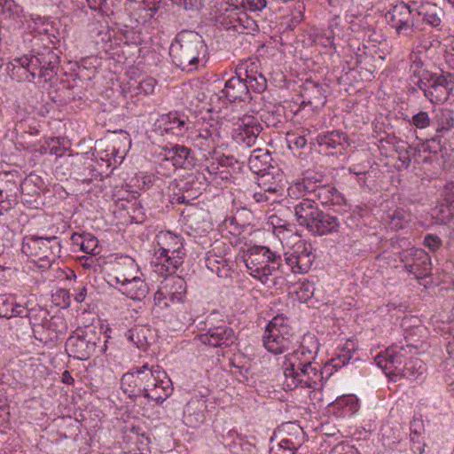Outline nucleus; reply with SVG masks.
Returning <instances> with one entry per match:
<instances>
[{"instance_id": "obj_51", "label": "nucleus", "mask_w": 454, "mask_h": 454, "mask_svg": "<svg viewBox=\"0 0 454 454\" xmlns=\"http://www.w3.org/2000/svg\"><path fill=\"white\" fill-rule=\"evenodd\" d=\"M3 192L4 190L0 189V216L10 211L18 204V200L15 195H9L6 193L4 197Z\"/></svg>"}, {"instance_id": "obj_2", "label": "nucleus", "mask_w": 454, "mask_h": 454, "mask_svg": "<svg viewBox=\"0 0 454 454\" xmlns=\"http://www.w3.org/2000/svg\"><path fill=\"white\" fill-rule=\"evenodd\" d=\"M267 88V80L259 70L258 59H247L240 62L222 90V93L231 102L245 101L251 98L250 90L262 93Z\"/></svg>"}, {"instance_id": "obj_44", "label": "nucleus", "mask_w": 454, "mask_h": 454, "mask_svg": "<svg viewBox=\"0 0 454 454\" xmlns=\"http://www.w3.org/2000/svg\"><path fill=\"white\" fill-rule=\"evenodd\" d=\"M409 71L411 73V77L418 78L419 81H427V74H433L423 69V62L417 55L411 56V63L410 65Z\"/></svg>"}, {"instance_id": "obj_18", "label": "nucleus", "mask_w": 454, "mask_h": 454, "mask_svg": "<svg viewBox=\"0 0 454 454\" xmlns=\"http://www.w3.org/2000/svg\"><path fill=\"white\" fill-rule=\"evenodd\" d=\"M283 325L284 317L276 316L269 322L263 335L265 348L275 355L281 354L284 349Z\"/></svg>"}, {"instance_id": "obj_23", "label": "nucleus", "mask_w": 454, "mask_h": 454, "mask_svg": "<svg viewBox=\"0 0 454 454\" xmlns=\"http://www.w3.org/2000/svg\"><path fill=\"white\" fill-rule=\"evenodd\" d=\"M163 121V131L176 137H184L192 124L187 116L178 113H169Z\"/></svg>"}, {"instance_id": "obj_63", "label": "nucleus", "mask_w": 454, "mask_h": 454, "mask_svg": "<svg viewBox=\"0 0 454 454\" xmlns=\"http://www.w3.org/2000/svg\"><path fill=\"white\" fill-rule=\"evenodd\" d=\"M237 21L241 27H243V28H247L250 25L254 24V21L249 19L245 13H243L241 16H239L237 18Z\"/></svg>"}, {"instance_id": "obj_59", "label": "nucleus", "mask_w": 454, "mask_h": 454, "mask_svg": "<svg viewBox=\"0 0 454 454\" xmlns=\"http://www.w3.org/2000/svg\"><path fill=\"white\" fill-rule=\"evenodd\" d=\"M388 381L397 382L403 378H407L406 374L400 371H383Z\"/></svg>"}, {"instance_id": "obj_47", "label": "nucleus", "mask_w": 454, "mask_h": 454, "mask_svg": "<svg viewBox=\"0 0 454 454\" xmlns=\"http://www.w3.org/2000/svg\"><path fill=\"white\" fill-rule=\"evenodd\" d=\"M309 191V187L305 181H298L288 187L287 194L291 200H299L305 196Z\"/></svg>"}, {"instance_id": "obj_41", "label": "nucleus", "mask_w": 454, "mask_h": 454, "mask_svg": "<svg viewBox=\"0 0 454 454\" xmlns=\"http://www.w3.org/2000/svg\"><path fill=\"white\" fill-rule=\"evenodd\" d=\"M41 356H44L43 354H37L35 356H32L29 353L21 354L17 360V365L21 368H35L39 369L40 366L47 368L41 363Z\"/></svg>"}, {"instance_id": "obj_52", "label": "nucleus", "mask_w": 454, "mask_h": 454, "mask_svg": "<svg viewBox=\"0 0 454 454\" xmlns=\"http://www.w3.org/2000/svg\"><path fill=\"white\" fill-rule=\"evenodd\" d=\"M412 123L418 129L432 126V117L427 112L420 111L412 117Z\"/></svg>"}, {"instance_id": "obj_38", "label": "nucleus", "mask_w": 454, "mask_h": 454, "mask_svg": "<svg viewBox=\"0 0 454 454\" xmlns=\"http://www.w3.org/2000/svg\"><path fill=\"white\" fill-rule=\"evenodd\" d=\"M145 371H132L124 373L121 377V387L124 392H133V388L141 386L142 376Z\"/></svg>"}, {"instance_id": "obj_1", "label": "nucleus", "mask_w": 454, "mask_h": 454, "mask_svg": "<svg viewBox=\"0 0 454 454\" xmlns=\"http://www.w3.org/2000/svg\"><path fill=\"white\" fill-rule=\"evenodd\" d=\"M59 56L58 51L49 46L31 51L14 59L7 66L10 77L17 82H51L58 74L59 68Z\"/></svg>"}, {"instance_id": "obj_7", "label": "nucleus", "mask_w": 454, "mask_h": 454, "mask_svg": "<svg viewBox=\"0 0 454 454\" xmlns=\"http://www.w3.org/2000/svg\"><path fill=\"white\" fill-rule=\"evenodd\" d=\"M215 316V314L212 313L206 318L205 326L201 329L202 333L195 339L212 348H226L235 344L238 337L234 330L225 323L216 325Z\"/></svg>"}, {"instance_id": "obj_61", "label": "nucleus", "mask_w": 454, "mask_h": 454, "mask_svg": "<svg viewBox=\"0 0 454 454\" xmlns=\"http://www.w3.org/2000/svg\"><path fill=\"white\" fill-rule=\"evenodd\" d=\"M269 220L270 223L273 225L275 230H279V233L282 231L281 230L284 228L283 220L277 215L272 214L270 215Z\"/></svg>"}, {"instance_id": "obj_42", "label": "nucleus", "mask_w": 454, "mask_h": 454, "mask_svg": "<svg viewBox=\"0 0 454 454\" xmlns=\"http://www.w3.org/2000/svg\"><path fill=\"white\" fill-rule=\"evenodd\" d=\"M442 137H439V135H437L436 137H432L419 145L417 150L419 153L423 152L436 154L440 153L444 146L445 143L442 142Z\"/></svg>"}, {"instance_id": "obj_55", "label": "nucleus", "mask_w": 454, "mask_h": 454, "mask_svg": "<svg viewBox=\"0 0 454 454\" xmlns=\"http://www.w3.org/2000/svg\"><path fill=\"white\" fill-rule=\"evenodd\" d=\"M91 10L98 11L102 16L108 15L110 9L107 0H87Z\"/></svg>"}, {"instance_id": "obj_60", "label": "nucleus", "mask_w": 454, "mask_h": 454, "mask_svg": "<svg viewBox=\"0 0 454 454\" xmlns=\"http://www.w3.org/2000/svg\"><path fill=\"white\" fill-rule=\"evenodd\" d=\"M175 285L179 287V289H182V290L181 291L176 290L175 292L172 293V296L176 297V299L179 301H183V294H184V291H185V287L183 288V286L184 285V280L181 278H178L175 281Z\"/></svg>"}, {"instance_id": "obj_43", "label": "nucleus", "mask_w": 454, "mask_h": 454, "mask_svg": "<svg viewBox=\"0 0 454 454\" xmlns=\"http://www.w3.org/2000/svg\"><path fill=\"white\" fill-rule=\"evenodd\" d=\"M145 329L141 327H136L129 330L127 333V338L129 341L133 342L137 348H145L147 344V337L145 336Z\"/></svg>"}, {"instance_id": "obj_39", "label": "nucleus", "mask_w": 454, "mask_h": 454, "mask_svg": "<svg viewBox=\"0 0 454 454\" xmlns=\"http://www.w3.org/2000/svg\"><path fill=\"white\" fill-rule=\"evenodd\" d=\"M286 4H288V5L286 6V9L291 11V20L287 27L290 29H293L297 24H299L301 21L305 7L303 3L301 1L295 2L293 0H286Z\"/></svg>"}, {"instance_id": "obj_9", "label": "nucleus", "mask_w": 454, "mask_h": 454, "mask_svg": "<svg viewBox=\"0 0 454 454\" xmlns=\"http://www.w3.org/2000/svg\"><path fill=\"white\" fill-rule=\"evenodd\" d=\"M385 18L388 25L394 28L399 35L410 36L417 29L413 11L403 2L394 5L386 13Z\"/></svg>"}, {"instance_id": "obj_49", "label": "nucleus", "mask_w": 454, "mask_h": 454, "mask_svg": "<svg viewBox=\"0 0 454 454\" xmlns=\"http://www.w3.org/2000/svg\"><path fill=\"white\" fill-rule=\"evenodd\" d=\"M299 288L300 289L298 290L297 284L288 286V297L292 298L294 301H306L312 292H310L307 287L303 289L300 286Z\"/></svg>"}, {"instance_id": "obj_57", "label": "nucleus", "mask_w": 454, "mask_h": 454, "mask_svg": "<svg viewBox=\"0 0 454 454\" xmlns=\"http://www.w3.org/2000/svg\"><path fill=\"white\" fill-rule=\"evenodd\" d=\"M30 121L31 120H24V121H21L20 122H17L15 124V128H14L16 132L17 133H19V132H20V133H29L30 135H36V134H38V129H35V127H31V125L28 124V122Z\"/></svg>"}, {"instance_id": "obj_31", "label": "nucleus", "mask_w": 454, "mask_h": 454, "mask_svg": "<svg viewBox=\"0 0 454 454\" xmlns=\"http://www.w3.org/2000/svg\"><path fill=\"white\" fill-rule=\"evenodd\" d=\"M18 315L21 317H27L32 329L35 328L37 325L44 324V321H50L47 319V311L40 306L28 309L24 305H21V309H20Z\"/></svg>"}, {"instance_id": "obj_48", "label": "nucleus", "mask_w": 454, "mask_h": 454, "mask_svg": "<svg viewBox=\"0 0 454 454\" xmlns=\"http://www.w3.org/2000/svg\"><path fill=\"white\" fill-rule=\"evenodd\" d=\"M284 114V106L281 105L274 106L271 111H269L264 115L265 122L268 126L277 127L281 123V119Z\"/></svg>"}, {"instance_id": "obj_33", "label": "nucleus", "mask_w": 454, "mask_h": 454, "mask_svg": "<svg viewBox=\"0 0 454 454\" xmlns=\"http://www.w3.org/2000/svg\"><path fill=\"white\" fill-rule=\"evenodd\" d=\"M23 9L14 0H4L0 3V13L3 20L10 22H21Z\"/></svg>"}, {"instance_id": "obj_15", "label": "nucleus", "mask_w": 454, "mask_h": 454, "mask_svg": "<svg viewBox=\"0 0 454 454\" xmlns=\"http://www.w3.org/2000/svg\"><path fill=\"white\" fill-rule=\"evenodd\" d=\"M300 87L301 90L298 95L301 98L300 107L309 106L313 110H317L325 106L326 102V90L323 85L311 80H306Z\"/></svg>"}, {"instance_id": "obj_56", "label": "nucleus", "mask_w": 454, "mask_h": 454, "mask_svg": "<svg viewBox=\"0 0 454 454\" xmlns=\"http://www.w3.org/2000/svg\"><path fill=\"white\" fill-rule=\"evenodd\" d=\"M424 245L432 252L437 251L442 246L441 239L433 234H427L424 239Z\"/></svg>"}, {"instance_id": "obj_45", "label": "nucleus", "mask_w": 454, "mask_h": 454, "mask_svg": "<svg viewBox=\"0 0 454 454\" xmlns=\"http://www.w3.org/2000/svg\"><path fill=\"white\" fill-rule=\"evenodd\" d=\"M153 385L155 390H161L163 392V395H155V396L152 397L157 403H163L164 401L172 394L173 391L172 382L170 379H168L167 380H156V382Z\"/></svg>"}, {"instance_id": "obj_6", "label": "nucleus", "mask_w": 454, "mask_h": 454, "mask_svg": "<svg viewBox=\"0 0 454 454\" xmlns=\"http://www.w3.org/2000/svg\"><path fill=\"white\" fill-rule=\"evenodd\" d=\"M160 258H164L162 268H166V274L172 275L184 262V248L183 239L170 231L161 232L157 236Z\"/></svg>"}, {"instance_id": "obj_8", "label": "nucleus", "mask_w": 454, "mask_h": 454, "mask_svg": "<svg viewBox=\"0 0 454 454\" xmlns=\"http://www.w3.org/2000/svg\"><path fill=\"white\" fill-rule=\"evenodd\" d=\"M417 84L430 102H444L454 89V75L442 71L433 73L427 74V81H418Z\"/></svg>"}, {"instance_id": "obj_58", "label": "nucleus", "mask_w": 454, "mask_h": 454, "mask_svg": "<svg viewBox=\"0 0 454 454\" xmlns=\"http://www.w3.org/2000/svg\"><path fill=\"white\" fill-rule=\"evenodd\" d=\"M243 5L252 12L261 11L266 6V0H243Z\"/></svg>"}, {"instance_id": "obj_26", "label": "nucleus", "mask_w": 454, "mask_h": 454, "mask_svg": "<svg viewBox=\"0 0 454 454\" xmlns=\"http://www.w3.org/2000/svg\"><path fill=\"white\" fill-rule=\"evenodd\" d=\"M312 193L323 206H340L345 203L343 195L333 186H319Z\"/></svg>"}, {"instance_id": "obj_19", "label": "nucleus", "mask_w": 454, "mask_h": 454, "mask_svg": "<svg viewBox=\"0 0 454 454\" xmlns=\"http://www.w3.org/2000/svg\"><path fill=\"white\" fill-rule=\"evenodd\" d=\"M339 228L340 221L337 216L317 209L310 222L309 230L314 234L322 236L336 232L339 231Z\"/></svg>"}, {"instance_id": "obj_17", "label": "nucleus", "mask_w": 454, "mask_h": 454, "mask_svg": "<svg viewBox=\"0 0 454 454\" xmlns=\"http://www.w3.org/2000/svg\"><path fill=\"white\" fill-rule=\"evenodd\" d=\"M238 128L235 130V139L239 144H244L251 147L262 130V127L257 118L253 115H244L239 120Z\"/></svg>"}, {"instance_id": "obj_28", "label": "nucleus", "mask_w": 454, "mask_h": 454, "mask_svg": "<svg viewBox=\"0 0 454 454\" xmlns=\"http://www.w3.org/2000/svg\"><path fill=\"white\" fill-rule=\"evenodd\" d=\"M286 450H290L292 454L298 450L304 439V432L302 427L297 421H286Z\"/></svg>"}, {"instance_id": "obj_27", "label": "nucleus", "mask_w": 454, "mask_h": 454, "mask_svg": "<svg viewBox=\"0 0 454 454\" xmlns=\"http://www.w3.org/2000/svg\"><path fill=\"white\" fill-rule=\"evenodd\" d=\"M272 158L270 153L263 149L258 148L252 152L248 158V167L255 174L261 175L269 171L273 167L270 163Z\"/></svg>"}, {"instance_id": "obj_16", "label": "nucleus", "mask_w": 454, "mask_h": 454, "mask_svg": "<svg viewBox=\"0 0 454 454\" xmlns=\"http://www.w3.org/2000/svg\"><path fill=\"white\" fill-rule=\"evenodd\" d=\"M195 133L193 140L196 145H200L201 148H214L215 140L220 137V123L212 118L197 121Z\"/></svg>"}, {"instance_id": "obj_34", "label": "nucleus", "mask_w": 454, "mask_h": 454, "mask_svg": "<svg viewBox=\"0 0 454 454\" xmlns=\"http://www.w3.org/2000/svg\"><path fill=\"white\" fill-rule=\"evenodd\" d=\"M401 356L395 348H391L377 355L375 363L380 369H390L392 367L397 369V366L401 364V362L398 361Z\"/></svg>"}, {"instance_id": "obj_62", "label": "nucleus", "mask_w": 454, "mask_h": 454, "mask_svg": "<svg viewBox=\"0 0 454 454\" xmlns=\"http://www.w3.org/2000/svg\"><path fill=\"white\" fill-rule=\"evenodd\" d=\"M417 437H414V436H411V441L412 442V450L415 452V453H418V454H422L425 450V446H426V443L425 442H420L419 441H417L416 440Z\"/></svg>"}, {"instance_id": "obj_32", "label": "nucleus", "mask_w": 454, "mask_h": 454, "mask_svg": "<svg viewBox=\"0 0 454 454\" xmlns=\"http://www.w3.org/2000/svg\"><path fill=\"white\" fill-rule=\"evenodd\" d=\"M441 10L435 4H422L417 11V15L421 17L422 20L433 27H438L441 23Z\"/></svg>"}, {"instance_id": "obj_40", "label": "nucleus", "mask_w": 454, "mask_h": 454, "mask_svg": "<svg viewBox=\"0 0 454 454\" xmlns=\"http://www.w3.org/2000/svg\"><path fill=\"white\" fill-rule=\"evenodd\" d=\"M286 144L294 156H301V153L300 150L306 145L307 140L304 136H297L294 133L286 132Z\"/></svg>"}, {"instance_id": "obj_12", "label": "nucleus", "mask_w": 454, "mask_h": 454, "mask_svg": "<svg viewBox=\"0 0 454 454\" xmlns=\"http://www.w3.org/2000/svg\"><path fill=\"white\" fill-rule=\"evenodd\" d=\"M33 335L39 342L54 344L67 333V325L62 317H52L50 321L32 329Z\"/></svg>"}, {"instance_id": "obj_37", "label": "nucleus", "mask_w": 454, "mask_h": 454, "mask_svg": "<svg viewBox=\"0 0 454 454\" xmlns=\"http://www.w3.org/2000/svg\"><path fill=\"white\" fill-rule=\"evenodd\" d=\"M124 265H126L130 270L125 271L123 269L120 268L117 270V275L113 278L112 281L120 284V286L124 285L125 283L131 280V278H137L138 276L134 275L132 270H136V272H138L137 265L136 264L135 261L131 258H126L124 262Z\"/></svg>"}, {"instance_id": "obj_22", "label": "nucleus", "mask_w": 454, "mask_h": 454, "mask_svg": "<svg viewBox=\"0 0 454 454\" xmlns=\"http://www.w3.org/2000/svg\"><path fill=\"white\" fill-rule=\"evenodd\" d=\"M432 127L439 137H444L454 129V112L449 108H434Z\"/></svg>"}, {"instance_id": "obj_10", "label": "nucleus", "mask_w": 454, "mask_h": 454, "mask_svg": "<svg viewBox=\"0 0 454 454\" xmlns=\"http://www.w3.org/2000/svg\"><path fill=\"white\" fill-rule=\"evenodd\" d=\"M400 260L404 263L405 270L417 278L427 276L431 270V259L423 249L411 247L403 250Z\"/></svg>"}, {"instance_id": "obj_30", "label": "nucleus", "mask_w": 454, "mask_h": 454, "mask_svg": "<svg viewBox=\"0 0 454 454\" xmlns=\"http://www.w3.org/2000/svg\"><path fill=\"white\" fill-rule=\"evenodd\" d=\"M411 221V215L403 208H396L387 214V223L391 230L400 231L407 228Z\"/></svg>"}, {"instance_id": "obj_24", "label": "nucleus", "mask_w": 454, "mask_h": 454, "mask_svg": "<svg viewBox=\"0 0 454 454\" xmlns=\"http://www.w3.org/2000/svg\"><path fill=\"white\" fill-rule=\"evenodd\" d=\"M165 151L176 168H191L195 165L192 151L184 145H175Z\"/></svg>"}, {"instance_id": "obj_13", "label": "nucleus", "mask_w": 454, "mask_h": 454, "mask_svg": "<svg viewBox=\"0 0 454 454\" xmlns=\"http://www.w3.org/2000/svg\"><path fill=\"white\" fill-rule=\"evenodd\" d=\"M204 395L192 397L183 410V423L191 428H199L207 419V405Z\"/></svg>"}, {"instance_id": "obj_11", "label": "nucleus", "mask_w": 454, "mask_h": 454, "mask_svg": "<svg viewBox=\"0 0 454 454\" xmlns=\"http://www.w3.org/2000/svg\"><path fill=\"white\" fill-rule=\"evenodd\" d=\"M96 337L92 333L77 330L66 341V351L69 356L86 360L96 349Z\"/></svg>"}, {"instance_id": "obj_29", "label": "nucleus", "mask_w": 454, "mask_h": 454, "mask_svg": "<svg viewBox=\"0 0 454 454\" xmlns=\"http://www.w3.org/2000/svg\"><path fill=\"white\" fill-rule=\"evenodd\" d=\"M130 279L121 286L119 290L132 300H142L148 293L147 284L140 277L131 278Z\"/></svg>"}, {"instance_id": "obj_36", "label": "nucleus", "mask_w": 454, "mask_h": 454, "mask_svg": "<svg viewBox=\"0 0 454 454\" xmlns=\"http://www.w3.org/2000/svg\"><path fill=\"white\" fill-rule=\"evenodd\" d=\"M311 364V361L305 357L303 348L286 356V369H307Z\"/></svg>"}, {"instance_id": "obj_46", "label": "nucleus", "mask_w": 454, "mask_h": 454, "mask_svg": "<svg viewBox=\"0 0 454 454\" xmlns=\"http://www.w3.org/2000/svg\"><path fill=\"white\" fill-rule=\"evenodd\" d=\"M81 239L80 247L81 249L90 254H96L98 253V251H96L98 249V240L96 237H94L91 234H82L78 237Z\"/></svg>"}, {"instance_id": "obj_4", "label": "nucleus", "mask_w": 454, "mask_h": 454, "mask_svg": "<svg viewBox=\"0 0 454 454\" xmlns=\"http://www.w3.org/2000/svg\"><path fill=\"white\" fill-rule=\"evenodd\" d=\"M60 249V240L55 235L26 236L21 246V252L43 271L51 267L56 258L59 256Z\"/></svg>"}, {"instance_id": "obj_54", "label": "nucleus", "mask_w": 454, "mask_h": 454, "mask_svg": "<svg viewBox=\"0 0 454 454\" xmlns=\"http://www.w3.org/2000/svg\"><path fill=\"white\" fill-rule=\"evenodd\" d=\"M352 356L346 353L343 355L339 356L337 358H333L332 361L333 362V369L337 370L340 369L341 367L350 364L354 367H357L358 365L355 364L356 362H358L359 359L356 358L353 361Z\"/></svg>"}, {"instance_id": "obj_20", "label": "nucleus", "mask_w": 454, "mask_h": 454, "mask_svg": "<svg viewBox=\"0 0 454 454\" xmlns=\"http://www.w3.org/2000/svg\"><path fill=\"white\" fill-rule=\"evenodd\" d=\"M274 254L265 247L254 246L250 247L244 254V262L247 269L260 272L271 260Z\"/></svg>"}, {"instance_id": "obj_35", "label": "nucleus", "mask_w": 454, "mask_h": 454, "mask_svg": "<svg viewBox=\"0 0 454 454\" xmlns=\"http://www.w3.org/2000/svg\"><path fill=\"white\" fill-rule=\"evenodd\" d=\"M21 304L17 303L15 298L10 294H0V317L11 318L19 317L18 312Z\"/></svg>"}, {"instance_id": "obj_53", "label": "nucleus", "mask_w": 454, "mask_h": 454, "mask_svg": "<svg viewBox=\"0 0 454 454\" xmlns=\"http://www.w3.org/2000/svg\"><path fill=\"white\" fill-rule=\"evenodd\" d=\"M411 437H419L425 432L424 421L420 414L415 415L410 424Z\"/></svg>"}, {"instance_id": "obj_3", "label": "nucleus", "mask_w": 454, "mask_h": 454, "mask_svg": "<svg viewBox=\"0 0 454 454\" xmlns=\"http://www.w3.org/2000/svg\"><path fill=\"white\" fill-rule=\"evenodd\" d=\"M207 47L196 32L184 30L178 33L169 47L172 62L186 72L196 70L201 57H205Z\"/></svg>"}, {"instance_id": "obj_25", "label": "nucleus", "mask_w": 454, "mask_h": 454, "mask_svg": "<svg viewBox=\"0 0 454 454\" xmlns=\"http://www.w3.org/2000/svg\"><path fill=\"white\" fill-rule=\"evenodd\" d=\"M284 174L276 167L269 168V171L262 173L258 179V184L270 193L281 192L283 190Z\"/></svg>"}, {"instance_id": "obj_14", "label": "nucleus", "mask_w": 454, "mask_h": 454, "mask_svg": "<svg viewBox=\"0 0 454 454\" xmlns=\"http://www.w3.org/2000/svg\"><path fill=\"white\" fill-rule=\"evenodd\" d=\"M286 206V222L297 221L300 225L306 226L308 229L310 225L312 218H314L316 212L317 211V206L310 199H303L298 204L294 202H287Z\"/></svg>"}, {"instance_id": "obj_5", "label": "nucleus", "mask_w": 454, "mask_h": 454, "mask_svg": "<svg viewBox=\"0 0 454 454\" xmlns=\"http://www.w3.org/2000/svg\"><path fill=\"white\" fill-rule=\"evenodd\" d=\"M289 226L290 223H286V247L288 248L286 250V266L294 274L305 273L311 266L313 255L308 251L301 235Z\"/></svg>"}, {"instance_id": "obj_50", "label": "nucleus", "mask_w": 454, "mask_h": 454, "mask_svg": "<svg viewBox=\"0 0 454 454\" xmlns=\"http://www.w3.org/2000/svg\"><path fill=\"white\" fill-rule=\"evenodd\" d=\"M441 197L449 207V211L454 215V182H447L445 184Z\"/></svg>"}, {"instance_id": "obj_64", "label": "nucleus", "mask_w": 454, "mask_h": 454, "mask_svg": "<svg viewBox=\"0 0 454 454\" xmlns=\"http://www.w3.org/2000/svg\"><path fill=\"white\" fill-rule=\"evenodd\" d=\"M347 404L350 406V410L356 411L358 410V402L354 396L347 398Z\"/></svg>"}, {"instance_id": "obj_21", "label": "nucleus", "mask_w": 454, "mask_h": 454, "mask_svg": "<svg viewBox=\"0 0 454 454\" xmlns=\"http://www.w3.org/2000/svg\"><path fill=\"white\" fill-rule=\"evenodd\" d=\"M320 152L333 154L334 150H342L348 144V136L338 130L319 134L316 138Z\"/></svg>"}]
</instances>
